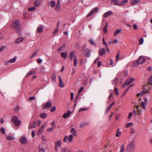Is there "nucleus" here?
I'll return each instance as SVG.
<instances>
[{
	"mask_svg": "<svg viewBox=\"0 0 152 152\" xmlns=\"http://www.w3.org/2000/svg\"><path fill=\"white\" fill-rule=\"evenodd\" d=\"M39 51V50H38L36 51H35L33 54H32V56H31V58H32L33 57H34L35 56H36Z\"/></svg>",
	"mask_w": 152,
	"mask_h": 152,
	"instance_id": "nucleus-43",
	"label": "nucleus"
},
{
	"mask_svg": "<svg viewBox=\"0 0 152 152\" xmlns=\"http://www.w3.org/2000/svg\"><path fill=\"white\" fill-rule=\"evenodd\" d=\"M145 61V58L142 56H140L138 60L137 61V64H142Z\"/></svg>",
	"mask_w": 152,
	"mask_h": 152,
	"instance_id": "nucleus-6",
	"label": "nucleus"
},
{
	"mask_svg": "<svg viewBox=\"0 0 152 152\" xmlns=\"http://www.w3.org/2000/svg\"><path fill=\"white\" fill-rule=\"evenodd\" d=\"M23 40V38L22 37H19L16 39L15 41V43L18 44L22 42Z\"/></svg>",
	"mask_w": 152,
	"mask_h": 152,
	"instance_id": "nucleus-23",
	"label": "nucleus"
},
{
	"mask_svg": "<svg viewBox=\"0 0 152 152\" xmlns=\"http://www.w3.org/2000/svg\"><path fill=\"white\" fill-rule=\"evenodd\" d=\"M128 1V0H124L120 3V5H125Z\"/></svg>",
	"mask_w": 152,
	"mask_h": 152,
	"instance_id": "nucleus-37",
	"label": "nucleus"
},
{
	"mask_svg": "<svg viewBox=\"0 0 152 152\" xmlns=\"http://www.w3.org/2000/svg\"><path fill=\"white\" fill-rule=\"evenodd\" d=\"M55 150L58 151V148L60 147L61 146V141L60 140L58 142H55Z\"/></svg>",
	"mask_w": 152,
	"mask_h": 152,
	"instance_id": "nucleus-9",
	"label": "nucleus"
},
{
	"mask_svg": "<svg viewBox=\"0 0 152 152\" xmlns=\"http://www.w3.org/2000/svg\"><path fill=\"white\" fill-rule=\"evenodd\" d=\"M56 109V107H53L51 109L50 111L51 112H53Z\"/></svg>",
	"mask_w": 152,
	"mask_h": 152,
	"instance_id": "nucleus-60",
	"label": "nucleus"
},
{
	"mask_svg": "<svg viewBox=\"0 0 152 152\" xmlns=\"http://www.w3.org/2000/svg\"><path fill=\"white\" fill-rule=\"evenodd\" d=\"M119 51H118V53L117 54L116 57V61H118L119 59Z\"/></svg>",
	"mask_w": 152,
	"mask_h": 152,
	"instance_id": "nucleus-57",
	"label": "nucleus"
},
{
	"mask_svg": "<svg viewBox=\"0 0 152 152\" xmlns=\"http://www.w3.org/2000/svg\"><path fill=\"white\" fill-rule=\"evenodd\" d=\"M40 117L42 118H46L47 115L45 113H42L40 115Z\"/></svg>",
	"mask_w": 152,
	"mask_h": 152,
	"instance_id": "nucleus-31",
	"label": "nucleus"
},
{
	"mask_svg": "<svg viewBox=\"0 0 152 152\" xmlns=\"http://www.w3.org/2000/svg\"><path fill=\"white\" fill-rule=\"evenodd\" d=\"M12 28L15 29L17 33L20 34L21 28L20 26L19 21L18 20H15L14 21L11 26Z\"/></svg>",
	"mask_w": 152,
	"mask_h": 152,
	"instance_id": "nucleus-1",
	"label": "nucleus"
},
{
	"mask_svg": "<svg viewBox=\"0 0 152 152\" xmlns=\"http://www.w3.org/2000/svg\"><path fill=\"white\" fill-rule=\"evenodd\" d=\"M59 85L61 87H63L64 86V84L62 82V80L61 78V76H59Z\"/></svg>",
	"mask_w": 152,
	"mask_h": 152,
	"instance_id": "nucleus-21",
	"label": "nucleus"
},
{
	"mask_svg": "<svg viewBox=\"0 0 152 152\" xmlns=\"http://www.w3.org/2000/svg\"><path fill=\"white\" fill-rule=\"evenodd\" d=\"M89 42L91 45H96L95 43L94 42L93 40L92 39H90L89 40Z\"/></svg>",
	"mask_w": 152,
	"mask_h": 152,
	"instance_id": "nucleus-40",
	"label": "nucleus"
},
{
	"mask_svg": "<svg viewBox=\"0 0 152 152\" xmlns=\"http://www.w3.org/2000/svg\"><path fill=\"white\" fill-rule=\"evenodd\" d=\"M43 29V27L42 26H39L37 28V31L39 33H40L42 31Z\"/></svg>",
	"mask_w": 152,
	"mask_h": 152,
	"instance_id": "nucleus-22",
	"label": "nucleus"
},
{
	"mask_svg": "<svg viewBox=\"0 0 152 152\" xmlns=\"http://www.w3.org/2000/svg\"><path fill=\"white\" fill-rule=\"evenodd\" d=\"M140 1V0H132L131 1V3L133 5H135Z\"/></svg>",
	"mask_w": 152,
	"mask_h": 152,
	"instance_id": "nucleus-26",
	"label": "nucleus"
},
{
	"mask_svg": "<svg viewBox=\"0 0 152 152\" xmlns=\"http://www.w3.org/2000/svg\"><path fill=\"white\" fill-rule=\"evenodd\" d=\"M121 31V30L120 29H117L115 31L114 33V35L115 36H117V35L120 33Z\"/></svg>",
	"mask_w": 152,
	"mask_h": 152,
	"instance_id": "nucleus-32",
	"label": "nucleus"
},
{
	"mask_svg": "<svg viewBox=\"0 0 152 152\" xmlns=\"http://www.w3.org/2000/svg\"><path fill=\"white\" fill-rule=\"evenodd\" d=\"M58 29L59 28H56V29L54 30V31L53 32V34L55 35L58 32Z\"/></svg>",
	"mask_w": 152,
	"mask_h": 152,
	"instance_id": "nucleus-49",
	"label": "nucleus"
},
{
	"mask_svg": "<svg viewBox=\"0 0 152 152\" xmlns=\"http://www.w3.org/2000/svg\"><path fill=\"white\" fill-rule=\"evenodd\" d=\"M52 106V104L50 102H47L43 107L44 110Z\"/></svg>",
	"mask_w": 152,
	"mask_h": 152,
	"instance_id": "nucleus-7",
	"label": "nucleus"
},
{
	"mask_svg": "<svg viewBox=\"0 0 152 152\" xmlns=\"http://www.w3.org/2000/svg\"><path fill=\"white\" fill-rule=\"evenodd\" d=\"M77 57L76 56H74V65L75 66L77 65Z\"/></svg>",
	"mask_w": 152,
	"mask_h": 152,
	"instance_id": "nucleus-36",
	"label": "nucleus"
},
{
	"mask_svg": "<svg viewBox=\"0 0 152 152\" xmlns=\"http://www.w3.org/2000/svg\"><path fill=\"white\" fill-rule=\"evenodd\" d=\"M73 139V136L72 134L69 135L68 137L66 136L65 137L64 141L65 142H66L67 140H68L69 142H72Z\"/></svg>",
	"mask_w": 152,
	"mask_h": 152,
	"instance_id": "nucleus-5",
	"label": "nucleus"
},
{
	"mask_svg": "<svg viewBox=\"0 0 152 152\" xmlns=\"http://www.w3.org/2000/svg\"><path fill=\"white\" fill-rule=\"evenodd\" d=\"M68 55V53L67 52L61 53V57L64 59H65Z\"/></svg>",
	"mask_w": 152,
	"mask_h": 152,
	"instance_id": "nucleus-25",
	"label": "nucleus"
},
{
	"mask_svg": "<svg viewBox=\"0 0 152 152\" xmlns=\"http://www.w3.org/2000/svg\"><path fill=\"white\" fill-rule=\"evenodd\" d=\"M20 109L18 105H17L16 107L14 109L16 111H18Z\"/></svg>",
	"mask_w": 152,
	"mask_h": 152,
	"instance_id": "nucleus-48",
	"label": "nucleus"
},
{
	"mask_svg": "<svg viewBox=\"0 0 152 152\" xmlns=\"http://www.w3.org/2000/svg\"><path fill=\"white\" fill-rule=\"evenodd\" d=\"M148 83L149 84H152V75L149 77L148 80Z\"/></svg>",
	"mask_w": 152,
	"mask_h": 152,
	"instance_id": "nucleus-38",
	"label": "nucleus"
},
{
	"mask_svg": "<svg viewBox=\"0 0 152 152\" xmlns=\"http://www.w3.org/2000/svg\"><path fill=\"white\" fill-rule=\"evenodd\" d=\"M133 27L134 30H136L137 29V26L136 24H134L133 25Z\"/></svg>",
	"mask_w": 152,
	"mask_h": 152,
	"instance_id": "nucleus-64",
	"label": "nucleus"
},
{
	"mask_svg": "<svg viewBox=\"0 0 152 152\" xmlns=\"http://www.w3.org/2000/svg\"><path fill=\"white\" fill-rule=\"evenodd\" d=\"M105 53V48H102L99 49V53L101 56H103Z\"/></svg>",
	"mask_w": 152,
	"mask_h": 152,
	"instance_id": "nucleus-13",
	"label": "nucleus"
},
{
	"mask_svg": "<svg viewBox=\"0 0 152 152\" xmlns=\"http://www.w3.org/2000/svg\"><path fill=\"white\" fill-rule=\"evenodd\" d=\"M133 125L132 123H127L125 125V127L126 128L132 126Z\"/></svg>",
	"mask_w": 152,
	"mask_h": 152,
	"instance_id": "nucleus-35",
	"label": "nucleus"
},
{
	"mask_svg": "<svg viewBox=\"0 0 152 152\" xmlns=\"http://www.w3.org/2000/svg\"><path fill=\"white\" fill-rule=\"evenodd\" d=\"M111 3L112 4H114L116 5H120V2L118 0H113L111 1Z\"/></svg>",
	"mask_w": 152,
	"mask_h": 152,
	"instance_id": "nucleus-16",
	"label": "nucleus"
},
{
	"mask_svg": "<svg viewBox=\"0 0 152 152\" xmlns=\"http://www.w3.org/2000/svg\"><path fill=\"white\" fill-rule=\"evenodd\" d=\"M42 61V60L40 58H38L37 60V62L39 64H41Z\"/></svg>",
	"mask_w": 152,
	"mask_h": 152,
	"instance_id": "nucleus-59",
	"label": "nucleus"
},
{
	"mask_svg": "<svg viewBox=\"0 0 152 152\" xmlns=\"http://www.w3.org/2000/svg\"><path fill=\"white\" fill-rule=\"evenodd\" d=\"M71 113V112L70 110H68L66 113H65L63 115V117L64 118H67L70 115Z\"/></svg>",
	"mask_w": 152,
	"mask_h": 152,
	"instance_id": "nucleus-14",
	"label": "nucleus"
},
{
	"mask_svg": "<svg viewBox=\"0 0 152 152\" xmlns=\"http://www.w3.org/2000/svg\"><path fill=\"white\" fill-rule=\"evenodd\" d=\"M83 87H81L80 88L78 92V94H80L83 90Z\"/></svg>",
	"mask_w": 152,
	"mask_h": 152,
	"instance_id": "nucleus-52",
	"label": "nucleus"
},
{
	"mask_svg": "<svg viewBox=\"0 0 152 152\" xmlns=\"http://www.w3.org/2000/svg\"><path fill=\"white\" fill-rule=\"evenodd\" d=\"M35 99V97L34 96H31L30 97L29 99V101H31L32 100L34 99Z\"/></svg>",
	"mask_w": 152,
	"mask_h": 152,
	"instance_id": "nucleus-61",
	"label": "nucleus"
},
{
	"mask_svg": "<svg viewBox=\"0 0 152 152\" xmlns=\"http://www.w3.org/2000/svg\"><path fill=\"white\" fill-rule=\"evenodd\" d=\"M135 80V79L133 78H130L127 79L124 83L122 85L123 88L125 87L126 86L129 85L130 83L133 82Z\"/></svg>",
	"mask_w": 152,
	"mask_h": 152,
	"instance_id": "nucleus-4",
	"label": "nucleus"
},
{
	"mask_svg": "<svg viewBox=\"0 0 152 152\" xmlns=\"http://www.w3.org/2000/svg\"><path fill=\"white\" fill-rule=\"evenodd\" d=\"M117 79V78L116 77L112 80V83L113 85H114V83H115Z\"/></svg>",
	"mask_w": 152,
	"mask_h": 152,
	"instance_id": "nucleus-58",
	"label": "nucleus"
},
{
	"mask_svg": "<svg viewBox=\"0 0 152 152\" xmlns=\"http://www.w3.org/2000/svg\"><path fill=\"white\" fill-rule=\"evenodd\" d=\"M70 133L74 137H76L77 135V131L74 128H72L70 129Z\"/></svg>",
	"mask_w": 152,
	"mask_h": 152,
	"instance_id": "nucleus-10",
	"label": "nucleus"
},
{
	"mask_svg": "<svg viewBox=\"0 0 152 152\" xmlns=\"http://www.w3.org/2000/svg\"><path fill=\"white\" fill-rule=\"evenodd\" d=\"M51 125L53 126L52 127L54 129H55V128L56 125V124H55V122L54 121H53L51 123Z\"/></svg>",
	"mask_w": 152,
	"mask_h": 152,
	"instance_id": "nucleus-47",
	"label": "nucleus"
},
{
	"mask_svg": "<svg viewBox=\"0 0 152 152\" xmlns=\"http://www.w3.org/2000/svg\"><path fill=\"white\" fill-rule=\"evenodd\" d=\"M0 132L2 134H4L5 133V129H4V128L3 127H1V129H0Z\"/></svg>",
	"mask_w": 152,
	"mask_h": 152,
	"instance_id": "nucleus-46",
	"label": "nucleus"
},
{
	"mask_svg": "<svg viewBox=\"0 0 152 152\" xmlns=\"http://www.w3.org/2000/svg\"><path fill=\"white\" fill-rule=\"evenodd\" d=\"M143 39L142 38H141L140 39L139 42L140 45H142L143 43Z\"/></svg>",
	"mask_w": 152,
	"mask_h": 152,
	"instance_id": "nucleus-50",
	"label": "nucleus"
},
{
	"mask_svg": "<svg viewBox=\"0 0 152 152\" xmlns=\"http://www.w3.org/2000/svg\"><path fill=\"white\" fill-rule=\"evenodd\" d=\"M98 9L97 8H96L93 9L87 15V17H88L90 16L94 12H96L98 11Z\"/></svg>",
	"mask_w": 152,
	"mask_h": 152,
	"instance_id": "nucleus-12",
	"label": "nucleus"
},
{
	"mask_svg": "<svg viewBox=\"0 0 152 152\" xmlns=\"http://www.w3.org/2000/svg\"><path fill=\"white\" fill-rule=\"evenodd\" d=\"M20 142L23 144L27 143V140L25 137H22L20 139Z\"/></svg>",
	"mask_w": 152,
	"mask_h": 152,
	"instance_id": "nucleus-11",
	"label": "nucleus"
},
{
	"mask_svg": "<svg viewBox=\"0 0 152 152\" xmlns=\"http://www.w3.org/2000/svg\"><path fill=\"white\" fill-rule=\"evenodd\" d=\"M52 78L53 81L56 82V75L54 73H53L52 75Z\"/></svg>",
	"mask_w": 152,
	"mask_h": 152,
	"instance_id": "nucleus-34",
	"label": "nucleus"
},
{
	"mask_svg": "<svg viewBox=\"0 0 152 152\" xmlns=\"http://www.w3.org/2000/svg\"><path fill=\"white\" fill-rule=\"evenodd\" d=\"M119 130V129H118V131L116 134V137H118L119 136L120 134V132L118 131Z\"/></svg>",
	"mask_w": 152,
	"mask_h": 152,
	"instance_id": "nucleus-62",
	"label": "nucleus"
},
{
	"mask_svg": "<svg viewBox=\"0 0 152 152\" xmlns=\"http://www.w3.org/2000/svg\"><path fill=\"white\" fill-rule=\"evenodd\" d=\"M107 24L106 25L105 27L104 28H103V31L105 33H106L107 31Z\"/></svg>",
	"mask_w": 152,
	"mask_h": 152,
	"instance_id": "nucleus-54",
	"label": "nucleus"
},
{
	"mask_svg": "<svg viewBox=\"0 0 152 152\" xmlns=\"http://www.w3.org/2000/svg\"><path fill=\"white\" fill-rule=\"evenodd\" d=\"M102 42L104 45H105L106 46L107 45V43L105 42L104 37H103L102 38Z\"/></svg>",
	"mask_w": 152,
	"mask_h": 152,
	"instance_id": "nucleus-63",
	"label": "nucleus"
},
{
	"mask_svg": "<svg viewBox=\"0 0 152 152\" xmlns=\"http://www.w3.org/2000/svg\"><path fill=\"white\" fill-rule=\"evenodd\" d=\"M42 139L43 141H45L46 142L47 141L45 138V137L44 135H42Z\"/></svg>",
	"mask_w": 152,
	"mask_h": 152,
	"instance_id": "nucleus-53",
	"label": "nucleus"
},
{
	"mask_svg": "<svg viewBox=\"0 0 152 152\" xmlns=\"http://www.w3.org/2000/svg\"><path fill=\"white\" fill-rule=\"evenodd\" d=\"M55 2L54 1H51L49 2V6H50L51 7H53L55 5Z\"/></svg>",
	"mask_w": 152,
	"mask_h": 152,
	"instance_id": "nucleus-24",
	"label": "nucleus"
},
{
	"mask_svg": "<svg viewBox=\"0 0 152 152\" xmlns=\"http://www.w3.org/2000/svg\"><path fill=\"white\" fill-rule=\"evenodd\" d=\"M145 103L144 102H142L141 103V105L142 107V108L144 109H145L146 108Z\"/></svg>",
	"mask_w": 152,
	"mask_h": 152,
	"instance_id": "nucleus-41",
	"label": "nucleus"
},
{
	"mask_svg": "<svg viewBox=\"0 0 152 152\" xmlns=\"http://www.w3.org/2000/svg\"><path fill=\"white\" fill-rule=\"evenodd\" d=\"M114 92L116 95L118 96V95L119 94L118 92V90L117 88H114Z\"/></svg>",
	"mask_w": 152,
	"mask_h": 152,
	"instance_id": "nucleus-44",
	"label": "nucleus"
},
{
	"mask_svg": "<svg viewBox=\"0 0 152 152\" xmlns=\"http://www.w3.org/2000/svg\"><path fill=\"white\" fill-rule=\"evenodd\" d=\"M46 126V124H44L42 125L41 127L39 129L37 132V134L38 135H40L42 132L43 131L45 128Z\"/></svg>",
	"mask_w": 152,
	"mask_h": 152,
	"instance_id": "nucleus-8",
	"label": "nucleus"
},
{
	"mask_svg": "<svg viewBox=\"0 0 152 152\" xmlns=\"http://www.w3.org/2000/svg\"><path fill=\"white\" fill-rule=\"evenodd\" d=\"M115 103V102H113L110 105L108 106L107 108L106 109V113H107L110 110L112 107L113 106V105Z\"/></svg>",
	"mask_w": 152,
	"mask_h": 152,
	"instance_id": "nucleus-28",
	"label": "nucleus"
},
{
	"mask_svg": "<svg viewBox=\"0 0 152 152\" xmlns=\"http://www.w3.org/2000/svg\"><path fill=\"white\" fill-rule=\"evenodd\" d=\"M6 139L7 140L11 141L14 140L15 138L13 135H10V134H9L7 137Z\"/></svg>",
	"mask_w": 152,
	"mask_h": 152,
	"instance_id": "nucleus-17",
	"label": "nucleus"
},
{
	"mask_svg": "<svg viewBox=\"0 0 152 152\" xmlns=\"http://www.w3.org/2000/svg\"><path fill=\"white\" fill-rule=\"evenodd\" d=\"M42 0H37V1L34 2V4L36 6H39Z\"/></svg>",
	"mask_w": 152,
	"mask_h": 152,
	"instance_id": "nucleus-29",
	"label": "nucleus"
},
{
	"mask_svg": "<svg viewBox=\"0 0 152 152\" xmlns=\"http://www.w3.org/2000/svg\"><path fill=\"white\" fill-rule=\"evenodd\" d=\"M74 56V53L73 51H72L70 52L69 54V56L70 57V60H71Z\"/></svg>",
	"mask_w": 152,
	"mask_h": 152,
	"instance_id": "nucleus-39",
	"label": "nucleus"
},
{
	"mask_svg": "<svg viewBox=\"0 0 152 152\" xmlns=\"http://www.w3.org/2000/svg\"><path fill=\"white\" fill-rule=\"evenodd\" d=\"M60 5H56V8H55V10H58L60 9Z\"/></svg>",
	"mask_w": 152,
	"mask_h": 152,
	"instance_id": "nucleus-55",
	"label": "nucleus"
},
{
	"mask_svg": "<svg viewBox=\"0 0 152 152\" xmlns=\"http://www.w3.org/2000/svg\"><path fill=\"white\" fill-rule=\"evenodd\" d=\"M54 129V128H53V127H51V128H49L48 129H47V131L48 132H52L53 130Z\"/></svg>",
	"mask_w": 152,
	"mask_h": 152,
	"instance_id": "nucleus-56",
	"label": "nucleus"
},
{
	"mask_svg": "<svg viewBox=\"0 0 152 152\" xmlns=\"http://www.w3.org/2000/svg\"><path fill=\"white\" fill-rule=\"evenodd\" d=\"M120 152H124V145L123 144H122L121 145Z\"/></svg>",
	"mask_w": 152,
	"mask_h": 152,
	"instance_id": "nucleus-42",
	"label": "nucleus"
},
{
	"mask_svg": "<svg viewBox=\"0 0 152 152\" xmlns=\"http://www.w3.org/2000/svg\"><path fill=\"white\" fill-rule=\"evenodd\" d=\"M11 121L14 124L17 126L20 125L21 121L18 119V118L16 116H13L11 118Z\"/></svg>",
	"mask_w": 152,
	"mask_h": 152,
	"instance_id": "nucleus-3",
	"label": "nucleus"
},
{
	"mask_svg": "<svg viewBox=\"0 0 152 152\" xmlns=\"http://www.w3.org/2000/svg\"><path fill=\"white\" fill-rule=\"evenodd\" d=\"M36 7H29L28 8V10L29 11H31L35 10Z\"/></svg>",
	"mask_w": 152,
	"mask_h": 152,
	"instance_id": "nucleus-45",
	"label": "nucleus"
},
{
	"mask_svg": "<svg viewBox=\"0 0 152 152\" xmlns=\"http://www.w3.org/2000/svg\"><path fill=\"white\" fill-rule=\"evenodd\" d=\"M36 74V72L35 71H32L30 70L26 74V77H27L28 76L32 75H35Z\"/></svg>",
	"mask_w": 152,
	"mask_h": 152,
	"instance_id": "nucleus-15",
	"label": "nucleus"
},
{
	"mask_svg": "<svg viewBox=\"0 0 152 152\" xmlns=\"http://www.w3.org/2000/svg\"><path fill=\"white\" fill-rule=\"evenodd\" d=\"M91 53V50L90 49H87V52L85 54V56L86 57H89L90 56V54Z\"/></svg>",
	"mask_w": 152,
	"mask_h": 152,
	"instance_id": "nucleus-27",
	"label": "nucleus"
},
{
	"mask_svg": "<svg viewBox=\"0 0 152 152\" xmlns=\"http://www.w3.org/2000/svg\"><path fill=\"white\" fill-rule=\"evenodd\" d=\"M39 152H45V150L44 148L43 147H39Z\"/></svg>",
	"mask_w": 152,
	"mask_h": 152,
	"instance_id": "nucleus-33",
	"label": "nucleus"
},
{
	"mask_svg": "<svg viewBox=\"0 0 152 152\" xmlns=\"http://www.w3.org/2000/svg\"><path fill=\"white\" fill-rule=\"evenodd\" d=\"M135 149L134 142L133 141L130 142L127 147L126 150L128 152H132Z\"/></svg>",
	"mask_w": 152,
	"mask_h": 152,
	"instance_id": "nucleus-2",
	"label": "nucleus"
},
{
	"mask_svg": "<svg viewBox=\"0 0 152 152\" xmlns=\"http://www.w3.org/2000/svg\"><path fill=\"white\" fill-rule=\"evenodd\" d=\"M36 125V123L35 121L34 122L32 123H30L28 126V129H29L31 127V128H34Z\"/></svg>",
	"mask_w": 152,
	"mask_h": 152,
	"instance_id": "nucleus-19",
	"label": "nucleus"
},
{
	"mask_svg": "<svg viewBox=\"0 0 152 152\" xmlns=\"http://www.w3.org/2000/svg\"><path fill=\"white\" fill-rule=\"evenodd\" d=\"M66 45L65 44H63L61 47H60L58 50V52H59L60 51H63L64 49L66 47Z\"/></svg>",
	"mask_w": 152,
	"mask_h": 152,
	"instance_id": "nucleus-20",
	"label": "nucleus"
},
{
	"mask_svg": "<svg viewBox=\"0 0 152 152\" xmlns=\"http://www.w3.org/2000/svg\"><path fill=\"white\" fill-rule=\"evenodd\" d=\"M148 92V91L147 89H144L142 93H141V94L142 95L143 94L146 93Z\"/></svg>",
	"mask_w": 152,
	"mask_h": 152,
	"instance_id": "nucleus-51",
	"label": "nucleus"
},
{
	"mask_svg": "<svg viewBox=\"0 0 152 152\" xmlns=\"http://www.w3.org/2000/svg\"><path fill=\"white\" fill-rule=\"evenodd\" d=\"M112 14H113V12H112V11H110L107 12H106L104 13V14L103 16L104 18H106V17H108V16H109V15H112Z\"/></svg>",
	"mask_w": 152,
	"mask_h": 152,
	"instance_id": "nucleus-18",
	"label": "nucleus"
},
{
	"mask_svg": "<svg viewBox=\"0 0 152 152\" xmlns=\"http://www.w3.org/2000/svg\"><path fill=\"white\" fill-rule=\"evenodd\" d=\"M17 59V57L14 56L13 58L10 59L9 61V62L11 63L14 62Z\"/></svg>",
	"mask_w": 152,
	"mask_h": 152,
	"instance_id": "nucleus-30",
	"label": "nucleus"
}]
</instances>
